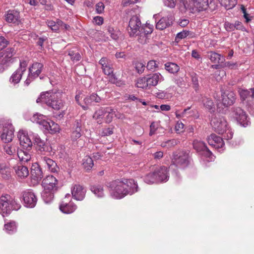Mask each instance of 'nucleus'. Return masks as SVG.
I'll return each mask as SVG.
<instances>
[{"instance_id":"72a5a7b5","label":"nucleus","mask_w":254,"mask_h":254,"mask_svg":"<svg viewBox=\"0 0 254 254\" xmlns=\"http://www.w3.org/2000/svg\"><path fill=\"white\" fill-rule=\"evenodd\" d=\"M143 31H141L138 37V41L139 43L144 44L147 43L148 42L149 39V35L151 34L152 32V30L151 28H149V30L146 31L145 30H142Z\"/></svg>"},{"instance_id":"2eb2a0df","label":"nucleus","mask_w":254,"mask_h":254,"mask_svg":"<svg viewBox=\"0 0 254 254\" xmlns=\"http://www.w3.org/2000/svg\"><path fill=\"white\" fill-rule=\"evenodd\" d=\"M58 180L53 175L47 176L42 181L43 187L46 190L57 191L58 190Z\"/></svg>"},{"instance_id":"13d9d810","label":"nucleus","mask_w":254,"mask_h":254,"mask_svg":"<svg viewBox=\"0 0 254 254\" xmlns=\"http://www.w3.org/2000/svg\"><path fill=\"white\" fill-rule=\"evenodd\" d=\"M224 134L223 135L224 138L226 140H229L231 139L233 135V132L231 130V129H230L229 127H228L226 129V130H225L224 131Z\"/></svg>"},{"instance_id":"b1692460","label":"nucleus","mask_w":254,"mask_h":254,"mask_svg":"<svg viewBox=\"0 0 254 254\" xmlns=\"http://www.w3.org/2000/svg\"><path fill=\"white\" fill-rule=\"evenodd\" d=\"M5 20L8 23L18 24L20 22L19 12L15 10H9L4 15Z\"/></svg>"},{"instance_id":"c85d7f7f","label":"nucleus","mask_w":254,"mask_h":254,"mask_svg":"<svg viewBox=\"0 0 254 254\" xmlns=\"http://www.w3.org/2000/svg\"><path fill=\"white\" fill-rule=\"evenodd\" d=\"M60 209L64 213H72L77 209V206L72 202L68 203L63 201L60 205Z\"/></svg>"},{"instance_id":"052dcab7","label":"nucleus","mask_w":254,"mask_h":254,"mask_svg":"<svg viewBox=\"0 0 254 254\" xmlns=\"http://www.w3.org/2000/svg\"><path fill=\"white\" fill-rule=\"evenodd\" d=\"M104 4L102 2H99L96 5V11L99 14L102 13L104 11Z\"/></svg>"},{"instance_id":"393cba45","label":"nucleus","mask_w":254,"mask_h":254,"mask_svg":"<svg viewBox=\"0 0 254 254\" xmlns=\"http://www.w3.org/2000/svg\"><path fill=\"white\" fill-rule=\"evenodd\" d=\"M158 182H166L169 179L168 170L167 167L162 166L154 170Z\"/></svg>"},{"instance_id":"864d4df0","label":"nucleus","mask_w":254,"mask_h":254,"mask_svg":"<svg viewBox=\"0 0 254 254\" xmlns=\"http://www.w3.org/2000/svg\"><path fill=\"white\" fill-rule=\"evenodd\" d=\"M223 2L226 8L227 9L233 8L237 3L236 0H225Z\"/></svg>"},{"instance_id":"5fc2aeb1","label":"nucleus","mask_w":254,"mask_h":254,"mask_svg":"<svg viewBox=\"0 0 254 254\" xmlns=\"http://www.w3.org/2000/svg\"><path fill=\"white\" fill-rule=\"evenodd\" d=\"M115 111L111 108V111L106 112L107 115L104 117V120L106 123H110L113 119V115L115 114Z\"/></svg>"},{"instance_id":"a18cd8bd","label":"nucleus","mask_w":254,"mask_h":254,"mask_svg":"<svg viewBox=\"0 0 254 254\" xmlns=\"http://www.w3.org/2000/svg\"><path fill=\"white\" fill-rule=\"evenodd\" d=\"M0 173L5 180H8L10 177L9 169L4 164H0Z\"/></svg>"},{"instance_id":"9b49d317","label":"nucleus","mask_w":254,"mask_h":254,"mask_svg":"<svg viewBox=\"0 0 254 254\" xmlns=\"http://www.w3.org/2000/svg\"><path fill=\"white\" fill-rule=\"evenodd\" d=\"M14 50L12 48H7L0 53V64L8 66L13 62V56L14 55Z\"/></svg>"},{"instance_id":"4c0bfd02","label":"nucleus","mask_w":254,"mask_h":254,"mask_svg":"<svg viewBox=\"0 0 254 254\" xmlns=\"http://www.w3.org/2000/svg\"><path fill=\"white\" fill-rule=\"evenodd\" d=\"M108 32L111 37L115 40H117L121 35V32L117 27L111 26H108Z\"/></svg>"},{"instance_id":"774afa93","label":"nucleus","mask_w":254,"mask_h":254,"mask_svg":"<svg viewBox=\"0 0 254 254\" xmlns=\"http://www.w3.org/2000/svg\"><path fill=\"white\" fill-rule=\"evenodd\" d=\"M224 26L226 30L228 31H232L235 29L234 24L229 22H225Z\"/></svg>"},{"instance_id":"39448f33","label":"nucleus","mask_w":254,"mask_h":254,"mask_svg":"<svg viewBox=\"0 0 254 254\" xmlns=\"http://www.w3.org/2000/svg\"><path fill=\"white\" fill-rule=\"evenodd\" d=\"M190 163V156L188 152L185 151H176L173 153L171 165L184 168Z\"/></svg>"},{"instance_id":"20e7f679","label":"nucleus","mask_w":254,"mask_h":254,"mask_svg":"<svg viewBox=\"0 0 254 254\" xmlns=\"http://www.w3.org/2000/svg\"><path fill=\"white\" fill-rule=\"evenodd\" d=\"M239 94L242 101L246 105L251 114L254 115V88L241 89Z\"/></svg>"},{"instance_id":"8fccbe9b","label":"nucleus","mask_w":254,"mask_h":254,"mask_svg":"<svg viewBox=\"0 0 254 254\" xmlns=\"http://www.w3.org/2000/svg\"><path fill=\"white\" fill-rule=\"evenodd\" d=\"M4 150L9 155H13L17 152L15 146L9 144H6L4 146Z\"/></svg>"},{"instance_id":"79ce46f5","label":"nucleus","mask_w":254,"mask_h":254,"mask_svg":"<svg viewBox=\"0 0 254 254\" xmlns=\"http://www.w3.org/2000/svg\"><path fill=\"white\" fill-rule=\"evenodd\" d=\"M180 143L179 140L175 139L168 140L167 141H162L161 143V146L163 148H170L173 147Z\"/></svg>"},{"instance_id":"f03ea898","label":"nucleus","mask_w":254,"mask_h":254,"mask_svg":"<svg viewBox=\"0 0 254 254\" xmlns=\"http://www.w3.org/2000/svg\"><path fill=\"white\" fill-rule=\"evenodd\" d=\"M36 102L37 103H44L49 107L56 110H60L64 106L63 102L58 94L50 91L41 94L37 99Z\"/></svg>"},{"instance_id":"a19ab883","label":"nucleus","mask_w":254,"mask_h":254,"mask_svg":"<svg viewBox=\"0 0 254 254\" xmlns=\"http://www.w3.org/2000/svg\"><path fill=\"white\" fill-rule=\"evenodd\" d=\"M90 190L99 197H101L104 195L103 188L101 185H95L91 186Z\"/></svg>"},{"instance_id":"4d7b16f0","label":"nucleus","mask_w":254,"mask_h":254,"mask_svg":"<svg viewBox=\"0 0 254 254\" xmlns=\"http://www.w3.org/2000/svg\"><path fill=\"white\" fill-rule=\"evenodd\" d=\"M104 73L108 75H110L113 73V68L111 66V65L109 64L106 66L102 67Z\"/></svg>"},{"instance_id":"a211bd4d","label":"nucleus","mask_w":254,"mask_h":254,"mask_svg":"<svg viewBox=\"0 0 254 254\" xmlns=\"http://www.w3.org/2000/svg\"><path fill=\"white\" fill-rule=\"evenodd\" d=\"M193 148L202 155L210 158L212 155V152L207 147L205 143L201 141L195 140L193 143Z\"/></svg>"},{"instance_id":"4468645a","label":"nucleus","mask_w":254,"mask_h":254,"mask_svg":"<svg viewBox=\"0 0 254 254\" xmlns=\"http://www.w3.org/2000/svg\"><path fill=\"white\" fill-rule=\"evenodd\" d=\"M82 133V122L80 120H76L71 127V139L73 141L77 140L81 136Z\"/></svg>"},{"instance_id":"f3484780","label":"nucleus","mask_w":254,"mask_h":254,"mask_svg":"<svg viewBox=\"0 0 254 254\" xmlns=\"http://www.w3.org/2000/svg\"><path fill=\"white\" fill-rule=\"evenodd\" d=\"M71 191L73 198L79 201L84 199L86 192V189L79 184L74 185Z\"/></svg>"},{"instance_id":"412c9836","label":"nucleus","mask_w":254,"mask_h":254,"mask_svg":"<svg viewBox=\"0 0 254 254\" xmlns=\"http://www.w3.org/2000/svg\"><path fill=\"white\" fill-rule=\"evenodd\" d=\"M122 180L124 184H121L124 185L127 191V194L131 195L138 191V185L134 180L126 179H123Z\"/></svg>"},{"instance_id":"e433bc0d","label":"nucleus","mask_w":254,"mask_h":254,"mask_svg":"<svg viewBox=\"0 0 254 254\" xmlns=\"http://www.w3.org/2000/svg\"><path fill=\"white\" fill-rule=\"evenodd\" d=\"M56 191L52 190H46L44 189L42 194V197L45 203H48L51 202L54 199V193Z\"/></svg>"},{"instance_id":"c9c22d12","label":"nucleus","mask_w":254,"mask_h":254,"mask_svg":"<svg viewBox=\"0 0 254 254\" xmlns=\"http://www.w3.org/2000/svg\"><path fill=\"white\" fill-rule=\"evenodd\" d=\"M30 150L26 149V150H20L17 151V155L19 159L24 162H27L31 159V155L29 153Z\"/></svg>"},{"instance_id":"e2e57ef3","label":"nucleus","mask_w":254,"mask_h":254,"mask_svg":"<svg viewBox=\"0 0 254 254\" xmlns=\"http://www.w3.org/2000/svg\"><path fill=\"white\" fill-rule=\"evenodd\" d=\"M33 75L30 73H28L27 79L24 81V84L26 86H28L30 83L33 81L37 77H35V76H33Z\"/></svg>"},{"instance_id":"ea45409f","label":"nucleus","mask_w":254,"mask_h":254,"mask_svg":"<svg viewBox=\"0 0 254 254\" xmlns=\"http://www.w3.org/2000/svg\"><path fill=\"white\" fill-rule=\"evenodd\" d=\"M165 68L171 73H176L180 69V67L175 63L169 62L165 64Z\"/></svg>"},{"instance_id":"4be33fe9","label":"nucleus","mask_w":254,"mask_h":254,"mask_svg":"<svg viewBox=\"0 0 254 254\" xmlns=\"http://www.w3.org/2000/svg\"><path fill=\"white\" fill-rule=\"evenodd\" d=\"M236 100V95L234 92L226 91L222 93V103L224 106L232 105Z\"/></svg>"},{"instance_id":"c756f323","label":"nucleus","mask_w":254,"mask_h":254,"mask_svg":"<svg viewBox=\"0 0 254 254\" xmlns=\"http://www.w3.org/2000/svg\"><path fill=\"white\" fill-rule=\"evenodd\" d=\"M31 178L37 182L41 181L43 177V172L40 167L37 165H33L31 171Z\"/></svg>"},{"instance_id":"f704fd0d","label":"nucleus","mask_w":254,"mask_h":254,"mask_svg":"<svg viewBox=\"0 0 254 254\" xmlns=\"http://www.w3.org/2000/svg\"><path fill=\"white\" fill-rule=\"evenodd\" d=\"M208 58L210 59L211 62L213 63L219 64L223 63L225 61L224 58L221 57L220 54H219L214 52H210L207 55Z\"/></svg>"},{"instance_id":"6ab92c4d","label":"nucleus","mask_w":254,"mask_h":254,"mask_svg":"<svg viewBox=\"0 0 254 254\" xmlns=\"http://www.w3.org/2000/svg\"><path fill=\"white\" fill-rule=\"evenodd\" d=\"M20 144L23 149L31 150L32 143L28 136L27 133L24 130H20L17 134Z\"/></svg>"},{"instance_id":"58836bf2","label":"nucleus","mask_w":254,"mask_h":254,"mask_svg":"<svg viewBox=\"0 0 254 254\" xmlns=\"http://www.w3.org/2000/svg\"><path fill=\"white\" fill-rule=\"evenodd\" d=\"M44 127L46 129L50 131L51 133H56L59 130V126L52 121L50 122L47 121V125L44 126Z\"/></svg>"},{"instance_id":"473e14b6","label":"nucleus","mask_w":254,"mask_h":254,"mask_svg":"<svg viewBox=\"0 0 254 254\" xmlns=\"http://www.w3.org/2000/svg\"><path fill=\"white\" fill-rule=\"evenodd\" d=\"M30 120L32 122L42 125L44 127L45 125H47L46 116L41 114L36 113L34 114Z\"/></svg>"},{"instance_id":"7c9ffc66","label":"nucleus","mask_w":254,"mask_h":254,"mask_svg":"<svg viewBox=\"0 0 254 254\" xmlns=\"http://www.w3.org/2000/svg\"><path fill=\"white\" fill-rule=\"evenodd\" d=\"M14 169L16 175L19 178L24 179L29 175V171L28 168L21 164L15 166L14 167Z\"/></svg>"},{"instance_id":"0eeeda50","label":"nucleus","mask_w":254,"mask_h":254,"mask_svg":"<svg viewBox=\"0 0 254 254\" xmlns=\"http://www.w3.org/2000/svg\"><path fill=\"white\" fill-rule=\"evenodd\" d=\"M211 124L215 131L219 134H223L228 127L226 119L219 114L215 115L212 118Z\"/></svg>"},{"instance_id":"603ef678","label":"nucleus","mask_w":254,"mask_h":254,"mask_svg":"<svg viewBox=\"0 0 254 254\" xmlns=\"http://www.w3.org/2000/svg\"><path fill=\"white\" fill-rule=\"evenodd\" d=\"M68 56L70 57V59L73 62L79 61L81 59V56L78 52H75L73 50L68 51Z\"/></svg>"},{"instance_id":"6e6d98bb","label":"nucleus","mask_w":254,"mask_h":254,"mask_svg":"<svg viewBox=\"0 0 254 254\" xmlns=\"http://www.w3.org/2000/svg\"><path fill=\"white\" fill-rule=\"evenodd\" d=\"M145 67V65L141 63L138 62L135 64V68L138 73H142L144 70Z\"/></svg>"},{"instance_id":"bb28decb","label":"nucleus","mask_w":254,"mask_h":254,"mask_svg":"<svg viewBox=\"0 0 254 254\" xmlns=\"http://www.w3.org/2000/svg\"><path fill=\"white\" fill-rule=\"evenodd\" d=\"M111 111L110 107H100L97 110L93 115V118L97 121L98 123L101 124L104 118L106 112Z\"/></svg>"},{"instance_id":"0e129e2a","label":"nucleus","mask_w":254,"mask_h":254,"mask_svg":"<svg viewBox=\"0 0 254 254\" xmlns=\"http://www.w3.org/2000/svg\"><path fill=\"white\" fill-rule=\"evenodd\" d=\"M33 75L30 73H28L27 79L24 81V84L26 86H28L30 83L33 81L37 77H35V76H33Z\"/></svg>"},{"instance_id":"aec40b11","label":"nucleus","mask_w":254,"mask_h":254,"mask_svg":"<svg viewBox=\"0 0 254 254\" xmlns=\"http://www.w3.org/2000/svg\"><path fill=\"white\" fill-rule=\"evenodd\" d=\"M104 101V99L100 97L96 93H92L90 96H87L84 98L83 102L84 105H81L82 108L86 110L88 109L89 106L93 105L94 103H99Z\"/></svg>"},{"instance_id":"09e8293b","label":"nucleus","mask_w":254,"mask_h":254,"mask_svg":"<svg viewBox=\"0 0 254 254\" xmlns=\"http://www.w3.org/2000/svg\"><path fill=\"white\" fill-rule=\"evenodd\" d=\"M146 76L137 79L136 82V87L141 88H146L148 86Z\"/></svg>"},{"instance_id":"6e6552de","label":"nucleus","mask_w":254,"mask_h":254,"mask_svg":"<svg viewBox=\"0 0 254 254\" xmlns=\"http://www.w3.org/2000/svg\"><path fill=\"white\" fill-rule=\"evenodd\" d=\"M141 28V23L139 18L137 15H133L130 18L127 29L130 36H134L138 35Z\"/></svg>"},{"instance_id":"c03bdc74","label":"nucleus","mask_w":254,"mask_h":254,"mask_svg":"<svg viewBox=\"0 0 254 254\" xmlns=\"http://www.w3.org/2000/svg\"><path fill=\"white\" fill-rule=\"evenodd\" d=\"M82 165L86 170H90L93 166V158L89 156H85L83 159Z\"/></svg>"},{"instance_id":"69168bd1","label":"nucleus","mask_w":254,"mask_h":254,"mask_svg":"<svg viewBox=\"0 0 254 254\" xmlns=\"http://www.w3.org/2000/svg\"><path fill=\"white\" fill-rule=\"evenodd\" d=\"M33 75L30 73H28L27 79L24 81V84L26 86H28L30 83L33 81L37 77H35V76H33Z\"/></svg>"},{"instance_id":"de8ad7c7","label":"nucleus","mask_w":254,"mask_h":254,"mask_svg":"<svg viewBox=\"0 0 254 254\" xmlns=\"http://www.w3.org/2000/svg\"><path fill=\"white\" fill-rule=\"evenodd\" d=\"M201 102L203 104V106L208 110L212 109L214 106L213 101L207 97H202Z\"/></svg>"},{"instance_id":"49530a36","label":"nucleus","mask_w":254,"mask_h":254,"mask_svg":"<svg viewBox=\"0 0 254 254\" xmlns=\"http://www.w3.org/2000/svg\"><path fill=\"white\" fill-rule=\"evenodd\" d=\"M5 231L9 234H12L16 231V224L14 221H11L4 225Z\"/></svg>"},{"instance_id":"7ed1b4c3","label":"nucleus","mask_w":254,"mask_h":254,"mask_svg":"<svg viewBox=\"0 0 254 254\" xmlns=\"http://www.w3.org/2000/svg\"><path fill=\"white\" fill-rule=\"evenodd\" d=\"M20 207V204L9 194L2 195L0 197V209L3 216L4 214H10L12 210H18Z\"/></svg>"},{"instance_id":"5701e85b","label":"nucleus","mask_w":254,"mask_h":254,"mask_svg":"<svg viewBox=\"0 0 254 254\" xmlns=\"http://www.w3.org/2000/svg\"><path fill=\"white\" fill-rule=\"evenodd\" d=\"M208 144L215 148H222L224 145L223 139L216 134L212 133L207 138Z\"/></svg>"},{"instance_id":"bf43d9fd","label":"nucleus","mask_w":254,"mask_h":254,"mask_svg":"<svg viewBox=\"0 0 254 254\" xmlns=\"http://www.w3.org/2000/svg\"><path fill=\"white\" fill-rule=\"evenodd\" d=\"M9 44V42L3 37L0 36V50H2L5 48Z\"/></svg>"},{"instance_id":"423d86ee","label":"nucleus","mask_w":254,"mask_h":254,"mask_svg":"<svg viewBox=\"0 0 254 254\" xmlns=\"http://www.w3.org/2000/svg\"><path fill=\"white\" fill-rule=\"evenodd\" d=\"M121 184H124L122 179L115 180L108 184L111 195L116 198H121L127 195L126 189Z\"/></svg>"},{"instance_id":"cd10ccee","label":"nucleus","mask_w":254,"mask_h":254,"mask_svg":"<svg viewBox=\"0 0 254 254\" xmlns=\"http://www.w3.org/2000/svg\"><path fill=\"white\" fill-rule=\"evenodd\" d=\"M173 18L171 16L161 18L156 23V27L159 30H163L170 26L173 22Z\"/></svg>"},{"instance_id":"a878e982","label":"nucleus","mask_w":254,"mask_h":254,"mask_svg":"<svg viewBox=\"0 0 254 254\" xmlns=\"http://www.w3.org/2000/svg\"><path fill=\"white\" fill-rule=\"evenodd\" d=\"M146 77L148 87L155 86L159 82L164 80L163 76L158 72L148 75Z\"/></svg>"},{"instance_id":"3c124183","label":"nucleus","mask_w":254,"mask_h":254,"mask_svg":"<svg viewBox=\"0 0 254 254\" xmlns=\"http://www.w3.org/2000/svg\"><path fill=\"white\" fill-rule=\"evenodd\" d=\"M189 74L191 77V81L193 85V88L195 91H197L199 87L197 76L194 72H190Z\"/></svg>"},{"instance_id":"f257e3e1","label":"nucleus","mask_w":254,"mask_h":254,"mask_svg":"<svg viewBox=\"0 0 254 254\" xmlns=\"http://www.w3.org/2000/svg\"><path fill=\"white\" fill-rule=\"evenodd\" d=\"M33 139L34 145H36V148L38 153L43 155L41 157L42 163L47 165L48 169L51 172L57 173L59 168L57 163L46 156L50 153L51 147L44 140L41 139L37 134L34 135Z\"/></svg>"},{"instance_id":"680f3d73","label":"nucleus","mask_w":254,"mask_h":254,"mask_svg":"<svg viewBox=\"0 0 254 254\" xmlns=\"http://www.w3.org/2000/svg\"><path fill=\"white\" fill-rule=\"evenodd\" d=\"M47 25L53 31H57L59 30L56 22L53 20L48 21Z\"/></svg>"},{"instance_id":"f8f14e48","label":"nucleus","mask_w":254,"mask_h":254,"mask_svg":"<svg viewBox=\"0 0 254 254\" xmlns=\"http://www.w3.org/2000/svg\"><path fill=\"white\" fill-rule=\"evenodd\" d=\"M233 116L242 126L246 127L248 125V116L246 112L240 107L233 108Z\"/></svg>"},{"instance_id":"1a4fd4ad","label":"nucleus","mask_w":254,"mask_h":254,"mask_svg":"<svg viewBox=\"0 0 254 254\" xmlns=\"http://www.w3.org/2000/svg\"><path fill=\"white\" fill-rule=\"evenodd\" d=\"M213 3L212 0H190L189 6L194 11H202L206 10L208 7L211 8Z\"/></svg>"},{"instance_id":"dca6fc26","label":"nucleus","mask_w":254,"mask_h":254,"mask_svg":"<svg viewBox=\"0 0 254 254\" xmlns=\"http://www.w3.org/2000/svg\"><path fill=\"white\" fill-rule=\"evenodd\" d=\"M22 197L27 207L33 208L36 205L37 199L34 193L31 190H27L23 191Z\"/></svg>"},{"instance_id":"ddd939ff","label":"nucleus","mask_w":254,"mask_h":254,"mask_svg":"<svg viewBox=\"0 0 254 254\" xmlns=\"http://www.w3.org/2000/svg\"><path fill=\"white\" fill-rule=\"evenodd\" d=\"M14 131L12 124L8 122L5 123L0 136L1 140L5 143L10 142L14 136Z\"/></svg>"},{"instance_id":"37998d69","label":"nucleus","mask_w":254,"mask_h":254,"mask_svg":"<svg viewBox=\"0 0 254 254\" xmlns=\"http://www.w3.org/2000/svg\"><path fill=\"white\" fill-rule=\"evenodd\" d=\"M154 171L150 172L147 174L144 177V181L148 184L158 183Z\"/></svg>"},{"instance_id":"338daca9","label":"nucleus","mask_w":254,"mask_h":254,"mask_svg":"<svg viewBox=\"0 0 254 254\" xmlns=\"http://www.w3.org/2000/svg\"><path fill=\"white\" fill-rule=\"evenodd\" d=\"M190 32L189 31L187 30H184L179 33H178L177 36H176V39H182L186 37H187L189 34Z\"/></svg>"},{"instance_id":"2f4dec72","label":"nucleus","mask_w":254,"mask_h":254,"mask_svg":"<svg viewBox=\"0 0 254 254\" xmlns=\"http://www.w3.org/2000/svg\"><path fill=\"white\" fill-rule=\"evenodd\" d=\"M43 68V64L40 63H35L29 68V72L35 77H38Z\"/></svg>"},{"instance_id":"9d476101","label":"nucleus","mask_w":254,"mask_h":254,"mask_svg":"<svg viewBox=\"0 0 254 254\" xmlns=\"http://www.w3.org/2000/svg\"><path fill=\"white\" fill-rule=\"evenodd\" d=\"M27 62L26 61L20 62L19 66L10 76L9 81L14 84L18 83L22 78V75L26 70Z\"/></svg>"}]
</instances>
